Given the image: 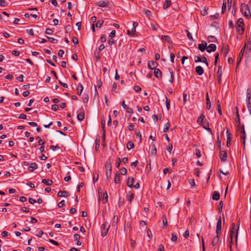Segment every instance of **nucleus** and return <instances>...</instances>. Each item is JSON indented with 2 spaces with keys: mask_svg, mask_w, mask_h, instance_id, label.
I'll return each instance as SVG.
<instances>
[{
  "mask_svg": "<svg viewBox=\"0 0 251 251\" xmlns=\"http://www.w3.org/2000/svg\"><path fill=\"white\" fill-rule=\"evenodd\" d=\"M240 225V220H239L237 222V228L235 227V224L234 223H232L231 224V228L230 230V250H231V244L232 243V241L233 238H235V242L237 243V238H238V229Z\"/></svg>",
  "mask_w": 251,
  "mask_h": 251,
  "instance_id": "obj_1",
  "label": "nucleus"
},
{
  "mask_svg": "<svg viewBox=\"0 0 251 251\" xmlns=\"http://www.w3.org/2000/svg\"><path fill=\"white\" fill-rule=\"evenodd\" d=\"M241 11L244 16L247 19H249L251 17V13L249 6L245 4L242 3L241 5Z\"/></svg>",
  "mask_w": 251,
  "mask_h": 251,
  "instance_id": "obj_2",
  "label": "nucleus"
},
{
  "mask_svg": "<svg viewBox=\"0 0 251 251\" xmlns=\"http://www.w3.org/2000/svg\"><path fill=\"white\" fill-rule=\"evenodd\" d=\"M109 227L110 225L107 222H105L101 225V234L102 236L104 237L107 234Z\"/></svg>",
  "mask_w": 251,
  "mask_h": 251,
  "instance_id": "obj_3",
  "label": "nucleus"
},
{
  "mask_svg": "<svg viewBox=\"0 0 251 251\" xmlns=\"http://www.w3.org/2000/svg\"><path fill=\"white\" fill-rule=\"evenodd\" d=\"M220 158L221 159V161L222 162H225L226 161L227 159V153L226 151H222L221 149L220 150Z\"/></svg>",
  "mask_w": 251,
  "mask_h": 251,
  "instance_id": "obj_4",
  "label": "nucleus"
},
{
  "mask_svg": "<svg viewBox=\"0 0 251 251\" xmlns=\"http://www.w3.org/2000/svg\"><path fill=\"white\" fill-rule=\"evenodd\" d=\"M246 47V45L245 44L240 50V52L239 53V56L238 57V59L237 61V66L239 64V63H240V62L241 61V59L243 57V56L244 52H245Z\"/></svg>",
  "mask_w": 251,
  "mask_h": 251,
  "instance_id": "obj_5",
  "label": "nucleus"
},
{
  "mask_svg": "<svg viewBox=\"0 0 251 251\" xmlns=\"http://www.w3.org/2000/svg\"><path fill=\"white\" fill-rule=\"evenodd\" d=\"M202 126V127L205 129L208 132L212 134V129L209 127V123L207 120H205L203 122H202V124H200Z\"/></svg>",
  "mask_w": 251,
  "mask_h": 251,
  "instance_id": "obj_6",
  "label": "nucleus"
},
{
  "mask_svg": "<svg viewBox=\"0 0 251 251\" xmlns=\"http://www.w3.org/2000/svg\"><path fill=\"white\" fill-rule=\"evenodd\" d=\"M237 128L239 130H240V132L242 134L240 136L241 139H242L243 140H245L246 135V132H245V130L244 126L243 125L241 126H239V128Z\"/></svg>",
  "mask_w": 251,
  "mask_h": 251,
  "instance_id": "obj_7",
  "label": "nucleus"
},
{
  "mask_svg": "<svg viewBox=\"0 0 251 251\" xmlns=\"http://www.w3.org/2000/svg\"><path fill=\"white\" fill-rule=\"evenodd\" d=\"M158 63L154 61H149L148 64V67L150 69L154 70L156 68Z\"/></svg>",
  "mask_w": 251,
  "mask_h": 251,
  "instance_id": "obj_8",
  "label": "nucleus"
},
{
  "mask_svg": "<svg viewBox=\"0 0 251 251\" xmlns=\"http://www.w3.org/2000/svg\"><path fill=\"white\" fill-rule=\"evenodd\" d=\"M154 75L158 79H160L162 78V73L159 69L155 68L154 69Z\"/></svg>",
  "mask_w": 251,
  "mask_h": 251,
  "instance_id": "obj_9",
  "label": "nucleus"
},
{
  "mask_svg": "<svg viewBox=\"0 0 251 251\" xmlns=\"http://www.w3.org/2000/svg\"><path fill=\"white\" fill-rule=\"evenodd\" d=\"M161 39L163 42H167L169 44H172L173 43L172 40L169 36L162 35Z\"/></svg>",
  "mask_w": 251,
  "mask_h": 251,
  "instance_id": "obj_10",
  "label": "nucleus"
},
{
  "mask_svg": "<svg viewBox=\"0 0 251 251\" xmlns=\"http://www.w3.org/2000/svg\"><path fill=\"white\" fill-rule=\"evenodd\" d=\"M216 50V46L214 44H210L206 48V51L210 53L212 51H214Z\"/></svg>",
  "mask_w": 251,
  "mask_h": 251,
  "instance_id": "obj_11",
  "label": "nucleus"
},
{
  "mask_svg": "<svg viewBox=\"0 0 251 251\" xmlns=\"http://www.w3.org/2000/svg\"><path fill=\"white\" fill-rule=\"evenodd\" d=\"M134 182V178L132 176H129L128 178V180L127 181V185L129 188H132L133 186V183Z\"/></svg>",
  "mask_w": 251,
  "mask_h": 251,
  "instance_id": "obj_12",
  "label": "nucleus"
},
{
  "mask_svg": "<svg viewBox=\"0 0 251 251\" xmlns=\"http://www.w3.org/2000/svg\"><path fill=\"white\" fill-rule=\"evenodd\" d=\"M108 2L107 0H100L97 2L96 4L99 7H105L108 6Z\"/></svg>",
  "mask_w": 251,
  "mask_h": 251,
  "instance_id": "obj_13",
  "label": "nucleus"
},
{
  "mask_svg": "<svg viewBox=\"0 0 251 251\" xmlns=\"http://www.w3.org/2000/svg\"><path fill=\"white\" fill-rule=\"evenodd\" d=\"M236 30L239 35H243L244 32V30H245L244 26L237 25H236Z\"/></svg>",
  "mask_w": 251,
  "mask_h": 251,
  "instance_id": "obj_14",
  "label": "nucleus"
},
{
  "mask_svg": "<svg viewBox=\"0 0 251 251\" xmlns=\"http://www.w3.org/2000/svg\"><path fill=\"white\" fill-rule=\"evenodd\" d=\"M198 48L201 51H203L207 48V43L202 42L201 44L198 45Z\"/></svg>",
  "mask_w": 251,
  "mask_h": 251,
  "instance_id": "obj_15",
  "label": "nucleus"
},
{
  "mask_svg": "<svg viewBox=\"0 0 251 251\" xmlns=\"http://www.w3.org/2000/svg\"><path fill=\"white\" fill-rule=\"evenodd\" d=\"M38 168L37 165L36 163H32L30 164L28 169V171L30 172H33L34 170L37 169Z\"/></svg>",
  "mask_w": 251,
  "mask_h": 251,
  "instance_id": "obj_16",
  "label": "nucleus"
},
{
  "mask_svg": "<svg viewBox=\"0 0 251 251\" xmlns=\"http://www.w3.org/2000/svg\"><path fill=\"white\" fill-rule=\"evenodd\" d=\"M57 196L59 197H68L69 196V193L66 191H59L58 192Z\"/></svg>",
  "mask_w": 251,
  "mask_h": 251,
  "instance_id": "obj_17",
  "label": "nucleus"
},
{
  "mask_svg": "<svg viewBox=\"0 0 251 251\" xmlns=\"http://www.w3.org/2000/svg\"><path fill=\"white\" fill-rule=\"evenodd\" d=\"M131 227V223L130 222H126V221L124 225V230L126 232H127L130 231Z\"/></svg>",
  "mask_w": 251,
  "mask_h": 251,
  "instance_id": "obj_18",
  "label": "nucleus"
},
{
  "mask_svg": "<svg viewBox=\"0 0 251 251\" xmlns=\"http://www.w3.org/2000/svg\"><path fill=\"white\" fill-rule=\"evenodd\" d=\"M196 72L198 75H201L203 74L204 71L201 66H198L196 67Z\"/></svg>",
  "mask_w": 251,
  "mask_h": 251,
  "instance_id": "obj_19",
  "label": "nucleus"
},
{
  "mask_svg": "<svg viewBox=\"0 0 251 251\" xmlns=\"http://www.w3.org/2000/svg\"><path fill=\"white\" fill-rule=\"evenodd\" d=\"M205 120H206L205 119V116L202 113L198 117L197 119V123L199 125L202 124V122H203Z\"/></svg>",
  "mask_w": 251,
  "mask_h": 251,
  "instance_id": "obj_20",
  "label": "nucleus"
},
{
  "mask_svg": "<svg viewBox=\"0 0 251 251\" xmlns=\"http://www.w3.org/2000/svg\"><path fill=\"white\" fill-rule=\"evenodd\" d=\"M220 240V237L218 236V235H216L215 237H214L212 242V245L213 246H216L218 243H219Z\"/></svg>",
  "mask_w": 251,
  "mask_h": 251,
  "instance_id": "obj_21",
  "label": "nucleus"
},
{
  "mask_svg": "<svg viewBox=\"0 0 251 251\" xmlns=\"http://www.w3.org/2000/svg\"><path fill=\"white\" fill-rule=\"evenodd\" d=\"M76 90L77 91V94L78 95H80L83 91V87L81 83L78 84V85L76 88Z\"/></svg>",
  "mask_w": 251,
  "mask_h": 251,
  "instance_id": "obj_22",
  "label": "nucleus"
},
{
  "mask_svg": "<svg viewBox=\"0 0 251 251\" xmlns=\"http://www.w3.org/2000/svg\"><path fill=\"white\" fill-rule=\"evenodd\" d=\"M220 197V193L217 191H215L213 193V196H212V199L214 200H219Z\"/></svg>",
  "mask_w": 251,
  "mask_h": 251,
  "instance_id": "obj_23",
  "label": "nucleus"
},
{
  "mask_svg": "<svg viewBox=\"0 0 251 251\" xmlns=\"http://www.w3.org/2000/svg\"><path fill=\"white\" fill-rule=\"evenodd\" d=\"M157 152V150L155 144L153 143L151 144V155H155Z\"/></svg>",
  "mask_w": 251,
  "mask_h": 251,
  "instance_id": "obj_24",
  "label": "nucleus"
},
{
  "mask_svg": "<svg viewBox=\"0 0 251 251\" xmlns=\"http://www.w3.org/2000/svg\"><path fill=\"white\" fill-rule=\"evenodd\" d=\"M105 171H112L111 163L110 162L107 161L105 164Z\"/></svg>",
  "mask_w": 251,
  "mask_h": 251,
  "instance_id": "obj_25",
  "label": "nucleus"
},
{
  "mask_svg": "<svg viewBox=\"0 0 251 251\" xmlns=\"http://www.w3.org/2000/svg\"><path fill=\"white\" fill-rule=\"evenodd\" d=\"M118 217L117 216H114L112 219V226H117V223L118 222Z\"/></svg>",
  "mask_w": 251,
  "mask_h": 251,
  "instance_id": "obj_26",
  "label": "nucleus"
},
{
  "mask_svg": "<svg viewBox=\"0 0 251 251\" xmlns=\"http://www.w3.org/2000/svg\"><path fill=\"white\" fill-rule=\"evenodd\" d=\"M42 182L47 185H51L52 184V181L49 179H43L42 180Z\"/></svg>",
  "mask_w": 251,
  "mask_h": 251,
  "instance_id": "obj_27",
  "label": "nucleus"
},
{
  "mask_svg": "<svg viewBox=\"0 0 251 251\" xmlns=\"http://www.w3.org/2000/svg\"><path fill=\"white\" fill-rule=\"evenodd\" d=\"M246 101H251V89L249 88L247 91Z\"/></svg>",
  "mask_w": 251,
  "mask_h": 251,
  "instance_id": "obj_28",
  "label": "nucleus"
},
{
  "mask_svg": "<svg viewBox=\"0 0 251 251\" xmlns=\"http://www.w3.org/2000/svg\"><path fill=\"white\" fill-rule=\"evenodd\" d=\"M171 4V1L170 0H165V2L163 4V8L164 9H167L170 6Z\"/></svg>",
  "mask_w": 251,
  "mask_h": 251,
  "instance_id": "obj_29",
  "label": "nucleus"
},
{
  "mask_svg": "<svg viewBox=\"0 0 251 251\" xmlns=\"http://www.w3.org/2000/svg\"><path fill=\"white\" fill-rule=\"evenodd\" d=\"M134 197V194L132 193H129L127 195V200L128 201H129L130 202H131L133 199Z\"/></svg>",
  "mask_w": 251,
  "mask_h": 251,
  "instance_id": "obj_30",
  "label": "nucleus"
},
{
  "mask_svg": "<svg viewBox=\"0 0 251 251\" xmlns=\"http://www.w3.org/2000/svg\"><path fill=\"white\" fill-rule=\"evenodd\" d=\"M222 72H217V77L218 83L221 84L222 80Z\"/></svg>",
  "mask_w": 251,
  "mask_h": 251,
  "instance_id": "obj_31",
  "label": "nucleus"
},
{
  "mask_svg": "<svg viewBox=\"0 0 251 251\" xmlns=\"http://www.w3.org/2000/svg\"><path fill=\"white\" fill-rule=\"evenodd\" d=\"M236 116H237V118L235 120V121H236V123L237 124V127L239 128V126H241V123H240V117H239V115L238 111H237V112H236Z\"/></svg>",
  "mask_w": 251,
  "mask_h": 251,
  "instance_id": "obj_32",
  "label": "nucleus"
},
{
  "mask_svg": "<svg viewBox=\"0 0 251 251\" xmlns=\"http://www.w3.org/2000/svg\"><path fill=\"white\" fill-rule=\"evenodd\" d=\"M120 175L119 173H117L115 175V176L114 178V182L116 184L119 183L120 182Z\"/></svg>",
  "mask_w": 251,
  "mask_h": 251,
  "instance_id": "obj_33",
  "label": "nucleus"
},
{
  "mask_svg": "<svg viewBox=\"0 0 251 251\" xmlns=\"http://www.w3.org/2000/svg\"><path fill=\"white\" fill-rule=\"evenodd\" d=\"M134 147V143L131 141H128L126 145V148L127 149L129 150L132 148H133Z\"/></svg>",
  "mask_w": 251,
  "mask_h": 251,
  "instance_id": "obj_34",
  "label": "nucleus"
},
{
  "mask_svg": "<svg viewBox=\"0 0 251 251\" xmlns=\"http://www.w3.org/2000/svg\"><path fill=\"white\" fill-rule=\"evenodd\" d=\"M77 118L78 120L81 121H82L84 118V112H80V113L77 114Z\"/></svg>",
  "mask_w": 251,
  "mask_h": 251,
  "instance_id": "obj_35",
  "label": "nucleus"
},
{
  "mask_svg": "<svg viewBox=\"0 0 251 251\" xmlns=\"http://www.w3.org/2000/svg\"><path fill=\"white\" fill-rule=\"evenodd\" d=\"M133 27L131 29V32L134 34V33L136 32V27L138 26V24L137 22H133Z\"/></svg>",
  "mask_w": 251,
  "mask_h": 251,
  "instance_id": "obj_36",
  "label": "nucleus"
},
{
  "mask_svg": "<svg viewBox=\"0 0 251 251\" xmlns=\"http://www.w3.org/2000/svg\"><path fill=\"white\" fill-rule=\"evenodd\" d=\"M209 42H215L217 41V39L214 36H209L207 38Z\"/></svg>",
  "mask_w": 251,
  "mask_h": 251,
  "instance_id": "obj_37",
  "label": "nucleus"
},
{
  "mask_svg": "<svg viewBox=\"0 0 251 251\" xmlns=\"http://www.w3.org/2000/svg\"><path fill=\"white\" fill-rule=\"evenodd\" d=\"M169 72L170 73V75H171V78L169 80V81L171 83H172L174 80V72L171 69H169Z\"/></svg>",
  "mask_w": 251,
  "mask_h": 251,
  "instance_id": "obj_38",
  "label": "nucleus"
},
{
  "mask_svg": "<svg viewBox=\"0 0 251 251\" xmlns=\"http://www.w3.org/2000/svg\"><path fill=\"white\" fill-rule=\"evenodd\" d=\"M222 228V219L221 217L218 219V222L216 225V229H221Z\"/></svg>",
  "mask_w": 251,
  "mask_h": 251,
  "instance_id": "obj_39",
  "label": "nucleus"
},
{
  "mask_svg": "<svg viewBox=\"0 0 251 251\" xmlns=\"http://www.w3.org/2000/svg\"><path fill=\"white\" fill-rule=\"evenodd\" d=\"M216 143L217 144L218 148L219 150L221 149V141L219 139V136L218 134L217 137Z\"/></svg>",
  "mask_w": 251,
  "mask_h": 251,
  "instance_id": "obj_40",
  "label": "nucleus"
},
{
  "mask_svg": "<svg viewBox=\"0 0 251 251\" xmlns=\"http://www.w3.org/2000/svg\"><path fill=\"white\" fill-rule=\"evenodd\" d=\"M103 23V20H99L98 21H97V22L96 23V27L100 28L102 25Z\"/></svg>",
  "mask_w": 251,
  "mask_h": 251,
  "instance_id": "obj_41",
  "label": "nucleus"
},
{
  "mask_svg": "<svg viewBox=\"0 0 251 251\" xmlns=\"http://www.w3.org/2000/svg\"><path fill=\"white\" fill-rule=\"evenodd\" d=\"M170 124L168 122L166 123L164 125V128H163V131L164 132H167L169 130V127H170Z\"/></svg>",
  "mask_w": 251,
  "mask_h": 251,
  "instance_id": "obj_42",
  "label": "nucleus"
},
{
  "mask_svg": "<svg viewBox=\"0 0 251 251\" xmlns=\"http://www.w3.org/2000/svg\"><path fill=\"white\" fill-rule=\"evenodd\" d=\"M223 205H224V203H223V202L222 201H220L219 203V205H218V211H219V212H221L223 210Z\"/></svg>",
  "mask_w": 251,
  "mask_h": 251,
  "instance_id": "obj_43",
  "label": "nucleus"
},
{
  "mask_svg": "<svg viewBox=\"0 0 251 251\" xmlns=\"http://www.w3.org/2000/svg\"><path fill=\"white\" fill-rule=\"evenodd\" d=\"M162 219H163L162 222H163V226H166L168 225L167 219L166 216L165 215H164L163 216Z\"/></svg>",
  "mask_w": 251,
  "mask_h": 251,
  "instance_id": "obj_44",
  "label": "nucleus"
},
{
  "mask_svg": "<svg viewBox=\"0 0 251 251\" xmlns=\"http://www.w3.org/2000/svg\"><path fill=\"white\" fill-rule=\"evenodd\" d=\"M108 195L107 192L105 191L103 194V201H104V203H105L108 201Z\"/></svg>",
  "mask_w": 251,
  "mask_h": 251,
  "instance_id": "obj_45",
  "label": "nucleus"
},
{
  "mask_svg": "<svg viewBox=\"0 0 251 251\" xmlns=\"http://www.w3.org/2000/svg\"><path fill=\"white\" fill-rule=\"evenodd\" d=\"M246 102H247L248 109L249 110V112L250 115H251V101H246Z\"/></svg>",
  "mask_w": 251,
  "mask_h": 251,
  "instance_id": "obj_46",
  "label": "nucleus"
},
{
  "mask_svg": "<svg viewBox=\"0 0 251 251\" xmlns=\"http://www.w3.org/2000/svg\"><path fill=\"white\" fill-rule=\"evenodd\" d=\"M121 174L122 175H126L127 174V170L126 168L123 167L120 169Z\"/></svg>",
  "mask_w": 251,
  "mask_h": 251,
  "instance_id": "obj_47",
  "label": "nucleus"
},
{
  "mask_svg": "<svg viewBox=\"0 0 251 251\" xmlns=\"http://www.w3.org/2000/svg\"><path fill=\"white\" fill-rule=\"evenodd\" d=\"M112 171H106V177L107 179L109 180L111 179V174Z\"/></svg>",
  "mask_w": 251,
  "mask_h": 251,
  "instance_id": "obj_48",
  "label": "nucleus"
},
{
  "mask_svg": "<svg viewBox=\"0 0 251 251\" xmlns=\"http://www.w3.org/2000/svg\"><path fill=\"white\" fill-rule=\"evenodd\" d=\"M229 52V47L228 46H226L224 48V55L225 56H226L227 54V53Z\"/></svg>",
  "mask_w": 251,
  "mask_h": 251,
  "instance_id": "obj_49",
  "label": "nucleus"
},
{
  "mask_svg": "<svg viewBox=\"0 0 251 251\" xmlns=\"http://www.w3.org/2000/svg\"><path fill=\"white\" fill-rule=\"evenodd\" d=\"M46 37L49 39L50 42L52 43H56L58 42V40L52 37H50L48 36H46Z\"/></svg>",
  "mask_w": 251,
  "mask_h": 251,
  "instance_id": "obj_50",
  "label": "nucleus"
},
{
  "mask_svg": "<svg viewBox=\"0 0 251 251\" xmlns=\"http://www.w3.org/2000/svg\"><path fill=\"white\" fill-rule=\"evenodd\" d=\"M237 25H243L244 26V20L242 18H239L237 22Z\"/></svg>",
  "mask_w": 251,
  "mask_h": 251,
  "instance_id": "obj_51",
  "label": "nucleus"
},
{
  "mask_svg": "<svg viewBox=\"0 0 251 251\" xmlns=\"http://www.w3.org/2000/svg\"><path fill=\"white\" fill-rule=\"evenodd\" d=\"M171 240L173 242H177V236L175 234L172 233V234Z\"/></svg>",
  "mask_w": 251,
  "mask_h": 251,
  "instance_id": "obj_52",
  "label": "nucleus"
},
{
  "mask_svg": "<svg viewBox=\"0 0 251 251\" xmlns=\"http://www.w3.org/2000/svg\"><path fill=\"white\" fill-rule=\"evenodd\" d=\"M226 8V2L225 1V0H224L223 5H222V13H224L225 10Z\"/></svg>",
  "mask_w": 251,
  "mask_h": 251,
  "instance_id": "obj_53",
  "label": "nucleus"
},
{
  "mask_svg": "<svg viewBox=\"0 0 251 251\" xmlns=\"http://www.w3.org/2000/svg\"><path fill=\"white\" fill-rule=\"evenodd\" d=\"M89 99L88 96L87 95L84 94L83 96V102L86 103L88 102Z\"/></svg>",
  "mask_w": 251,
  "mask_h": 251,
  "instance_id": "obj_54",
  "label": "nucleus"
},
{
  "mask_svg": "<svg viewBox=\"0 0 251 251\" xmlns=\"http://www.w3.org/2000/svg\"><path fill=\"white\" fill-rule=\"evenodd\" d=\"M186 31L187 33V36L188 38L191 41H194L192 36L191 34L190 33V32L187 30H186Z\"/></svg>",
  "mask_w": 251,
  "mask_h": 251,
  "instance_id": "obj_55",
  "label": "nucleus"
},
{
  "mask_svg": "<svg viewBox=\"0 0 251 251\" xmlns=\"http://www.w3.org/2000/svg\"><path fill=\"white\" fill-rule=\"evenodd\" d=\"M145 14L148 17H150L151 16V11L149 10L144 9V10Z\"/></svg>",
  "mask_w": 251,
  "mask_h": 251,
  "instance_id": "obj_56",
  "label": "nucleus"
},
{
  "mask_svg": "<svg viewBox=\"0 0 251 251\" xmlns=\"http://www.w3.org/2000/svg\"><path fill=\"white\" fill-rule=\"evenodd\" d=\"M134 90L136 92H139L141 91V88L140 86L138 85H135L133 87Z\"/></svg>",
  "mask_w": 251,
  "mask_h": 251,
  "instance_id": "obj_57",
  "label": "nucleus"
},
{
  "mask_svg": "<svg viewBox=\"0 0 251 251\" xmlns=\"http://www.w3.org/2000/svg\"><path fill=\"white\" fill-rule=\"evenodd\" d=\"M45 33L47 34L51 35L53 34V31L50 28H47Z\"/></svg>",
  "mask_w": 251,
  "mask_h": 251,
  "instance_id": "obj_58",
  "label": "nucleus"
},
{
  "mask_svg": "<svg viewBox=\"0 0 251 251\" xmlns=\"http://www.w3.org/2000/svg\"><path fill=\"white\" fill-rule=\"evenodd\" d=\"M194 59H195V62H196V63L202 62L201 58L199 56H195L194 57Z\"/></svg>",
  "mask_w": 251,
  "mask_h": 251,
  "instance_id": "obj_59",
  "label": "nucleus"
},
{
  "mask_svg": "<svg viewBox=\"0 0 251 251\" xmlns=\"http://www.w3.org/2000/svg\"><path fill=\"white\" fill-rule=\"evenodd\" d=\"M100 41L101 43H104L106 41V36L105 35H102L101 36L100 38Z\"/></svg>",
  "mask_w": 251,
  "mask_h": 251,
  "instance_id": "obj_60",
  "label": "nucleus"
},
{
  "mask_svg": "<svg viewBox=\"0 0 251 251\" xmlns=\"http://www.w3.org/2000/svg\"><path fill=\"white\" fill-rule=\"evenodd\" d=\"M231 137H228L227 138V141H226V146L227 147H229L231 145Z\"/></svg>",
  "mask_w": 251,
  "mask_h": 251,
  "instance_id": "obj_61",
  "label": "nucleus"
},
{
  "mask_svg": "<svg viewBox=\"0 0 251 251\" xmlns=\"http://www.w3.org/2000/svg\"><path fill=\"white\" fill-rule=\"evenodd\" d=\"M64 205H65V201L62 200L58 203L57 206L59 208H61V207H63Z\"/></svg>",
  "mask_w": 251,
  "mask_h": 251,
  "instance_id": "obj_62",
  "label": "nucleus"
},
{
  "mask_svg": "<svg viewBox=\"0 0 251 251\" xmlns=\"http://www.w3.org/2000/svg\"><path fill=\"white\" fill-rule=\"evenodd\" d=\"M26 33L30 35L31 36H33L34 35V31H33V30L32 29H27L26 30Z\"/></svg>",
  "mask_w": 251,
  "mask_h": 251,
  "instance_id": "obj_63",
  "label": "nucleus"
},
{
  "mask_svg": "<svg viewBox=\"0 0 251 251\" xmlns=\"http://www.w3.org/2000/svg\"><path fill=\"white\" fill-rule=\"evenodd\" d=\"M72 41L75 45H77L78 44V40L77 38L74 37Z\"/></svg>",
  "mask_w": 251,
  "mask_h": 251,
  "instance_id": "obj_64",
  "label": "nucleus"
}]
</instances>
